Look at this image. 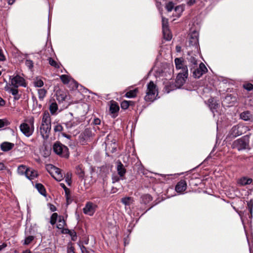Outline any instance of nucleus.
<instances>
[{
	"mask_svg": "<svg viewBox=\"0 0 253 253\" xmlns=\"http://www.w3.org/2000/svg\"><path fill=\"white\" fill-rule=\"evenodd\" d=\"M51 130V119L48 113L43 114L39 131L44 139H47L50 135Z\"/></svg>",
	"mask_w": 253,
	"mask_h": 253,
	"instance_id": "obj_1",
	"label": "nucleus"
},
{
	"mask_svg": "<svg viewBox=\"0 0 253 253\" xmlns=\"http://www.w3.org/2000/svg\"><path fill=\"white\" fill-rule=\"evenodd\" d=\"M27 123L20 125L19 127L21 131L27 137L31 136L34 131V118H30L27 120Z\"/></svg>",
	"mask_w": 253,
	"mask_h": 253,
	"instance_id": "obj_2",
	"label": "nucleus"
},
{
	"mask_svg": "<svg viewBox=\"0 0 253 253\" xmlns=\"http://www.w3.org/2000/svg\"><path fill=\"white\" fill-rule=\"evenodd\" d=\"M158 95L156 86L153 82L151 81L147 84V89L146 91V95L145 96V100L147 101H153Z\"/></svg>",
	"mask_w": 253,
	"mask_h": 253,
	"instance_id": "obj_3",
	"label": "nucleus"
},
{
	"mask_svg": "<svg viewBox=\"0 0 253 253\" xmlns=\"http://www.w3.org/2000/svg\"><path fill=\"white\" fill-rule=\"evenodd\" d=\"M249 145V137L247 136H245L234 141L232 144V147L233 148H235L239 151H241L248 148Z\"/></svg>",
	"mask_w": 253,
	"mask_h": 253,
	"instance_id": "obj_4",
	"label": "nucleus"
},
{
	"mask_svg": "<svg viewBox=\"0 0 253 253\" xmlns=\"http://www.w3.org/2000/svg\"><path fill=\"white\" fill-rule=\"evenodd\" d=\"M53 149L54 152L57 155L66 158L69 156L68 148L60 143H55L53 145Z\"/></svg>",
	"mask_w": 253,
	"mask_h": 253,
	"instance_id": "obj_5",
	"label": "nucleus"
},
{
	"mask_svg": "<svg viewBox=\"0 0 253 253\" xmlns=\"http://www.w3.org/2000/svg\"><path fill=\"white\" fill-rule=\"evenodd\" d=\"M187 77L188 69L187 67H185L183 72H180L178 74L176 79L175 86L177 88H180L182 86L185 84Z\"/></svg>",
	"mask_w": 253,
	"mask_h": 253,
	"instance_id": "obj_6",
	"label": "nucleus"
},
{
	"mask_svg": "<svg viewBox=\"0 0 253 253\" xmlns=\"http://www.w3.org/2000/svg\"><path fill=\"white\" fill-rule=\"evenodd\" d=\"M245 129L244 126L241 125L234 126L230 131V135L231 137H236L241 135Z\"/></svg>",
	"mask_w": 253,
	"mask_h": 253,
	"instance_id": "obj_7",
	"label": "nucleus"
},
{
	"mask_svg": "<svg viewBox=\"0 0 253 253\" xmlns=\"http://www.w3.org/2000/svg\"><path fill=\"white\" fill-rule=\"evenodd\" d=\"M207 71L208 69L204 64L201 63L199 65V68H197L193 71V76L195 78H199Z\"/></svg>",
	"mask_w": 253,
	"mask_h": 253,
	"instance_id": "obj_8",
	"label": "nucleus"
},
{
	"mask_svg": "<svg viewBox=\"0 0 253 253\" xmlns=\"http://www.w3.org/2000/svg\"><path fill=\"white\" fill-rule=\"evenodd\" d=\"M11 84L16 88L19 86H25V80L22 77L17 75L11 79Z\"/></svg>",
	"mask_w": 253,
	"mask_h": 253,
	"instance_id": "obj_9",
	"label": "nucleus"
},
{
	"mask_svg": "<svg viewBox=\"0 0 253 253\" xmlns=\"http://www.w3.org/2000/svg\"><path fill=\"white\" fill-rule=\"evenodd\" d=\"M96 208V205L92 203L88 202L83 209V211L85 214L89 215H92L95 211Z\"/></svg>",
	"mask_w": 253,
	"mask_h": 253,
	"instance_id": "obj_10",
	"label": "nucleus"
},
{
	"mask_svg": "<svg viewBox=\"0 0 253 253\" xmlns=\"http://www.w3.org/2000/svg\"><path fill=\"white\" fill-rule=\"evenodd\" d=\"M51 176L57 181H60L63 179V176L60 169L53 167L50 172Z\"/></svg>",
	"mask_w": 253,
	"mask_h": 253,
	"instance_id": "obj_11",
	"label": "nucleus"
},
{
	"mask_svg": "<svg viewBox=\"0 0 253 253\" xmlns=\"http://www.w3.org/2000/svg\"><path fill=\"white\" fill-rule=\"evenodd\" d=\"M117 170L120 177H123L126 173V169L123 164L120 162H117Z\"/></svg>",
	"mask_w": 253,
	"mask_h": 253,
	"instance_id": "obj_12",
	"label": "nucleus"
},
{
	"mask_svg": "<svg viewBox=\"0 0 253 253\" xmlns=\"http://www.w3.org/2000/svg\"><path fill=\"white\" fill-rule=\"evenodd\" d=\"M187 184L185 180H181L177 183L175 186L176 192L181 193L186 189Z\"/></svg>",
	"mask_w": 253,
	"mask_h": 253,
	"instance_id": "obj_13",
	"label": "nucleus"
},
{
	"mask_svg": "<svg viewBox=\"0 0 253 253\" xmlns=\"http://www.w3.org/2000/svg\"><path fill=\"white\" fill-rule=\"evenodd\" d=\"M14 146V144L13 143L8 142H4L1 144L0 148L2 151L6 152L11 150Z\"/></svg>",
	"mask_w": 253,
	"mask_h": 253,
	"instance_id": "obj_14",
	"label": "nucleus"
},
{
	"mask_svg": "<svg viewBox=\"0 0 253 253\" xmlns=\"http://www.w3.org/2000/svg\"><path fill=\"white\" fill-rule=\"evenodd\" d=\"M38 175L37 171L31 169H29L26 174V177L30 180L34 179Z\"/></svg>",
	"mask_w": 253,
	"mask_h": 253,
	"instance_id": "obj_15",
	"label": "nucleus"
},
{
	"mask_svg": "<svg viewBox=\"0 0 253 253\" xmlns=\"http://www.w3.org/2000/svg\"><path fill=\"white\" fill-rule=\"evenodd\" d=\"M176 68L177 69H182V72H183L184 69L186 65H184L183 60L181 58H176L174 60Z\"/></svg>",
	"mask_w": 253,
	"mask_h": 253,
	"instance_id": "obj_16",
	"label": "nucleus"
},
{
	"mask_svg": "<svg viewBox=\"0 0 253 253\" xmlns=\"http://www.w3.org/2000/svg\"><path fill=\"white\" fill-rule=\"evenodd\" d=\"M209 106L211 110L213 112L214 110H215L218 106V104L214 100L213 98L209 99L208 100Z\"/></svg>",
	"mask_w": 253,
	"mask_h": 253,
	"instance_id": "obj_17",
	"label": "nucleus"
},
{
	"mask_svg": "<svg viewBox=\"0 0 253 253\" xmlns=\"http://www.w3.org/2000/svg\"><path fill=\"white\" fill-rule=\"evenodd\" d=\"M68 97L69 96L67 94V93L64 92L63 91H60L57 94V99L60 101H63L68 99Z\"/></svg>",
	"mask_w": 253,
	"mask_h": 253,
	"instance_id": "obj_18",
	"label": "nucleus"
},
{
	"mask_svg": "<svg viewBox=\"0 0 253 253\" xmlns=\"http://www.w3.org/2000/svg\"><path fill=\"white\" fill-rule=\"evenodd\" d=\"M240 117L244 121H249L252 118V115L249 111H245L240 114Z\"/></svg>",
	"mask_w": 253,
	"mask_h": 253,
	"instance_id": "obj_19",
	"label": "nucleus"
},
{
	"mask_svg": "<svg viewBox=\"0 0 253 253\" xmlns=\"http://www.w3.org/2000/svg\"><path fill=\"white\" fill-rule=\"evenodd\" d=\"M164 38L167 41H170L172 38V35L168 29H163Z\"/></svg>",
	"mask_w": 253,
	"mask_h": 253,
	"instance_id": "obj_20",
	"label": "nucleus"
},
{
	"mask_svg": "<svg viewBox=\"0 0 253 253\" xmlns=\"http://www.w3.org/2000/svg\"><path fill=\"white\" fill-rule=\"evenodd\" d=\"M29 169V168H27L26 166L24 165H21L18 167L17 169L18 173L20 175L25 174L26 175V172Z\"/></svg>",
	"mask_w": 253,
	"mask_h": 253,
	"instance_id": "obj_21",
	"label": "nucleus"
},
{
	"mask_svg": "<svg viewBox=\"0 0 253 253\" xmlns=\"http://www.w3.org/2000/svg\"><path fill=\"white\" fill-rule=\"evenodd\" d=\"M119 110V106L116 103L113 102L110 106V111L111 113L114 114L117 112Z\"/></svg>",
	"mask_w": 253,
	"mask_h": 253,
	"instance_id": "obj_22",
	"label": "nucleus"
},
{
	"mask_svg": "<svg viewBox=\"0 0 253 253\" xmlns=\"http://www.w3.org/2000/svg\"><path fill=\"white\" fill-rule=\"evenodd\" d=\"M188 61L190 63L191 66L193 68H194L197 65V60L195 57L189 55L187 58Z\"/></svg>",
	"mask_w": 253,
	"mask_h": 253,
	"instance_id": "obj_23",
	"label": "nucleus"
},
{
	"mask_svg": "<svg viewBox=\"0 0 253 253\" xmlns=\"http://www.w3.org/2000/svg\"><path fill=\"white\" fill-rule=\"evenodd\" d=\"M36 188L41 194L45 196L46 191L44 186L41 183H37L36 184Z\"/></svg>",
	"mask_w": 253,
	"mask_h": 253,
	"instance_id": "obj_24",
	"label": "nucleus"
},
{
	"mask_svg": "<svg viewBox=\"0 0 253 253\" xmlns=\"http://www.w3.org/2000/svg\"><path fill=\"white\" fill-rule=\"evenodd\" d=\"M198 42V39L197 37V33H194L191 35V40H190V43L191 45L194 44L196 47H197V43Z\"/></svg>",
	"mask_w": 253,
	"mask_h": 253,
	"instance_id": "obj_25",
	"label": "nucleus"
},
{
	"mask_svg": "<svg viewBox=\"0 0 253 253\" xmlns=\"http://www.w3.org/2000/svg\"><path fill=\"white\" fill-rule=\"evenodd\" d=\"M138 92L137 88L133 90H130L126 93V96L128 98H133L136 96V94Z\"/></svg>",
	"mask_w": 253,
	"mask_h": 253,
	"instance_id": "obj_26",
	"label": "nucleus"
},
{
	"mask_svg": "<svg viewBox=\"0 0 253 253\" xmlns=\"http://www.w3.org/2000/svg\"><path fill=\"white\" fill-rule=\"evenodd\" d=\"M60 78L64 84H68L70 82L71 78L66 75H62L60 76Z\"/></svg>",
	"mask_w": 253,
	"mask_h": 253,
	"instance_id": "obj_27",
	"label": "nucleus"
},
{
	"mask_svg": "<svg viewBox=\"0 0 253 253\" xmlns=\"http://www.w3.org/2000/svg\"><path fill=\"white\" fill-rule=\"evenodd\" d=\"M58 109V106L56 103H52L49 106V110L52 114H54Z\"/></svg>",
	"mask_w": 253,
	"mask_h": 253,
	"instance_id": "obj_28",
	"label": "nucleus"
},
{
	"mask_svg": "<svg viewBox=\"0 0 253 253\" xmlns=\"http://www.w3.org/2000/svg\"><path fill=\"white\" fill-rule=\"evenodd\" d=\"M122 202L125 205H130L133 202V200L130 197H125L122 199Z\"/></svg>",
	"mask_w": 253,
	"mask_h": 253,
	"instance_id": "obj_29",
	"label": "nucleus"
},
{
	"mask_svg": "<svg viewBox=\"0 0 253 253\" xmlns=\"http://www.w3.org/2000/svg\"><path fill=\"white\" fill-rule=\"evenodd\" d=\"M46 90L43 88L38 89V94L40 99H43L46 94Z\"/></svg>",
	"mask_w": 253,
	"mask_h": 253,
	"instance_id": "obj_30",
	"label": "nucleus"
},
{
	"mask_svg": "<svg viewBox=\"0 0 253 253\" xmlns=\"http://www.w3.org/2000/svg\"><path fill=\"white\" fill-rule=\"evenodd\" d=\"M65 224V221L63 218L60 217L58 219V223L57 224V228L61 229H63Z\"/></svg>",
	"mask_w": 253,
	"mask_h": 253,
	"instance_id": "obj_31",
	"label": "nucleus"
},
{
	"mask_svg": "<svg viewBox=\"0 0 253 253\" xmlns=\"http://www.w3.org/2000/svg\"><path fill=\"white\" fill-rule=\"evenodd\" d=\"M48 61H49V64L51 66H52L56 68H60L59 64L57 62H56L54 60H53L52 58H49Z\"/></svg>",
	"mask_w": 253,
	"mask_h": 253,
	"instance_id": "obj_32",
	"label": "nucleus"
},
{
	"mask_svg": "<svg viewBox=\"0 0 253 253\" xmlns=\"http://www.w3.org/2000/svg\"><path fill=\"white\" fill-rule=\"evenodd\" d=\"M142 201L145 204H146L147 203L149 202L150 201H152V197L148 194L144 195L142 197Z\"/></svg>",
	"mask_w": 253,
	"mask_h": 253,
	"instance_id": "obj_33",
	"label": "nucleus"
},
{
	"mask_svg": "<svg viewBox=\"0 0 253 253\" xmlns=\"http://www.w3.org/2000/svg\"><path fill=\"white\" fill-rule=\"evenodd\" d=\"M34 84L35 86L40 87L43 85V82L42 80L37 79L34 81Z\"/></svg>",
	"mask_w": 253,
	"mask_h": 253,
	"instance_id": "obj_34",
	"label": "nucleus"
},
{
	"mask_svg": "<svg viewBox=\"0 0 253 253\" xmlns=\"http://www.w3.org/2000/svg\"><path fill=\"white\" fill-rule=\"evenodd\" d=\"M58 217V214L57 213H53L51 217H50V223L52 225H54L56 221L57 218Z\"/></svg>",
	"mask_w": 253,
	"mask_h": 253,
	"instance_id": "obj_35",
	"label": "nucleus"
},
{
	"mask_svg": "<svg viewBox=\"0 0 253 253\" xmlns=\"http://www.w3.org/2000/svg\"><path fill=\"white\" fill-rule=\"evenodd\" d=\"M76 173L80 177H83L84 176V170L80 166H78L76 168Z\"/></svg>",
	"mask_w": 253,
	"mask_h": 253,
	"instance_id": "obj_36",
	"label": "nucleus"
},
{
	"mask_svg": "<svg viewBox=\"0 0 253 253\" xmlns=\"http://www.w3.org/2000/svg\"><path fill=\"white\" fill-rule=\"evenodd\" d=\"M162 28L163 29H168V19L162 16Z\"/></svg>",
	"mask_w": 253,
	"mask_h": 253,
	"instance_id": "obj_37",
	"label": "nucleus"
},
{
	"mask_svg": "<svg viewBox=\"0 0 253 253\" xmlns=\"http://www.w3.org/2000/svg\"><path fill=\"white\" fill-rule=\"evenodd\" d=\"M69 234L71 237L72 240L74 241L77 240V234H76V232L74 230H71Z\"/></svg>",
	"mask_w": 253,
	"mask_h": 253,
	"instance_id": "obj_38",
	"label": "nucleus"
},
{
	"mask_svg": "<svg viewBox=\"0 0 253 253\" xmlns=\"http://www.w3.org/2000/svg\"><path fill=\"white\" fill-rule=\"evenodd\" d=\"M121 105L123 109H126L128 108L129 105V101L124 100L122 102Z\"/></svg>",
	"mask_w": 253,
	"mask_h": 253,
	"instance_id": "obj_39",
	"label": "nucleus"
},
{
	"mask_svg": "<svg viewBox=\"0 0 253 253\" xmlns=\"http://www.w3.org/2000/svg\"><path fill=\"white\" fill-rule=\"evenodd\" d=\"M34 239V237L32 236H29L26 238L24 241L25 245H29Z\"/></svg>",
	"mask_w": 253,
	"mask_h": 253,
	"instance_id": "obj_40",
	"label": "nucleus"
},
{
	"mask_svg": "<svg viewBox=\"0 0 253 253\" xmlns=\"http://www.w3.org/2000/svg\"><path fill=\"white\" fill-rule=\"evenodd\" d=\"M63 127L60 124L56 125L54 127V130L55 132H60L62 131Z\"/></svg>",
	"mask_w": 253,
	"mask_h": 253,
	"instance_id": "obj_41",
	"label": "nucleus"
},
{
	"mask_svg": "<svg viewBox=\"0 0 253 253\" xmlns=\"http://www.w3.org/2000/svg\"><path fill=\"white\" fill-rule=\"evenodd\" d=\"M25 64L29 69H31L33 67V62L31 60H26Z\"/></svg>",
	"mask_w": 253,
	"mask_h": 253,
	"instance_id": "obj_42",
	"label": "nucleus"
},
{
	"mask_svg": "<svg viewBox=\"0 0 253 253\" xmlns=\"http://www.w3.org/2000/svg\"><path fill=\"white\" fill-rule=\"evenodd\" d=\"M244 87L249 90L250 91L253 89V85L252 84H247L244 85Z\"/></svg>",
	"mask_w": 253,
	"mask_h": 253,
	"instance_id": "obj_43",
	"label": "nucleus"
},
{
	"mask_svg": "<svg viewBox=\"0 0 253 253\" xmlns=\"http://www.w3.org/2000/svg\"><path fill=\"white\" fill-rule=\"evenodd\" d=\"M173 6L174 5H173V3L171 2H169L166 5V8H167V10L169 12V11H171L172 10V9H173Z\"/></svg>",
	"mask_w": 253,
	"mask_h": 253,
	"instance_id": "obj_44",
	"label": "nucleus"
},
{
	"mask_svg": "<svg viewBox=\"0 0 253 253\" xmlns=\"http://www.w3.org/2000/svg\"><path fill=\"white\" fill-rule=\"evenodd\" d=\"M123 177H120V175L118 176L117 175H113L112 176V180L113 182L115 183L119 181L121 179H123Z\"/></svg>",
	"mask_w": 253,
	"mask_h": 253,
	"instance_id": "obj_45",
	"label": "nucleus"
},
{
	"mask_svg": "<svg viewBox=\"0 0 253 253\" xmlns=\"http://www.w3.org/2000/svg\"><path fill=\"white\" fill-rule=\"evenodd\" d=\"M10 92L13 95H16L18 94V89L16 87L11 88L10 89Z\"/></svg>",
	"mask_w": 253,
	"mask_h": 253,
	"instance_id": "obj_46",
	"label": "nucleus"
},
{
	"mask_svg": "<svg viewBox=\"0 0 253 253\" xmlns=\"http://www.w3.org/2000/svg\"><path fill=\"white\" fill-rule=\"evenodd\" d=\"M246 178L243 177L239 180L238 183L241 185H242V186L246 185Z\"/></svg>",
	"mask_w": 253,
	"mask_h": 253,
	"instance_id": "obj_47",
	"label": "nucleus"
},
{
	"mask_svg": "<svg viewBox=\"0 0 253 253\" xmlns=\"http://www.w3.org/2000/svg\"><path fill=\"white\" fill-rule=\"evenodd\" d=\"M80 249L82 253H89V251L83 245L80 246Z\"/></svg>",
	"mask_w": 253,
	"mask_h": 253,
	"instance_id": "obj_48",
	"label": "nucleus"
},
{
	"mask_svg": "<svg viewBox=\"0 0 253 253\" xmlns=\"http://www.w3.org/2000/svg\"><path fill=\"white\" fill-rule=\"evenodd\" d=\"M5 60V56L1 49L0 48V61H4Z\"/></svg>",
	"mask_w": 253,
	"mask_h": 253,
	"instance_id": "obj_49",
	"label": "nucleus"
},
{
	"mask_svg": "<svg viewBox=\"0 0 253 253\" xmlns=\"http://www.w3.org/2000/svg\"><path fill=\"white\" fill-rule=\"evenodd\" d=\"M93 124L95 125H100L101 123V121L98 118H95L93 120Z\"/></svg>",
	"mask_w": 253,
	"mask_h": 253,
	"instance_id": "obj_50",
	"label": "nucleus"
},
{
	"mask_svg": "<svg viewBox=\"0 0 253 253\" xmlns=\"http://www.w3.org/2000/svg\"><path fill=\"white\" fill-rule=\"evenodd\" d=\"M66 181L69 184L71 180V174L70 173H67L66 175Z\"/></svg>",
	"mask_w": 253,
	"mask_h": 253,
	"instance_id": "obj_51",
	"label": "nucleus"
},
{
	"mask_svg": "<svg viewBox=\"0 0 253 253\" xmlns=\"http://www.w3.org/2000/svg\"><path fill=\"white\" fill-rule=\"evenodd\" d=\"M175 11L181 12L183 11V8L181 6H177L175 8Z\"/></svg>",
	"mask_w": 253,
	"mask_h": 253,
	"instance_id": "obj_52",
	"label": "nucleus"
},
{
	"mask_svg": "<svg viewBox=\"0 0 253 253\" xmlns=\"http://www.w3.org/2000/svg\"><path fill=\"white\" fill-rule=\"evenodd\" d=\"M65 125L67 128H71L73 126L72 123L71 122H67L65 124Z\"/></svg>",
	"mask_w": 253,
	"mask_h": 253,
	"instance_id": "obj_53",
	"label": "nucleus"
},
{
	"mask_svg": "<svg viewBox=\"0 0 253 253\" xmlns=\"http://www.w3.org/2000/svg\"><path fill=\"white\" fill-rule=\"evenodd\" d=\"M6 167L3 163L0 162V170L5 169Z\"/></svg>",
	"mask_w": 253,
	"mask_h": 253,
	"instance_id": "obj_54",
	"label": "nucleus"
},
{
	"mask_svg": "<svg viewBox=\"0 0 253 253\" xmlns=\"http://www.w3.org/2000/svg\"><path fill=\"white\" fill-rule=\"evenodd\" d=\"M62 233H64V234H69V232L70 231H71V230H69L68 229H66V228H63L62 229Z\"/></svg>",
	"mask_w": 253,
	"mask_h": 253,
	"instance_id": "obj_55",
	"label": "nucleus"
},
{
	"mask_svg": "<svg viewBox=\"0 0 253 253\" xmlns=\"http://www.w3.org/2000/svg\"><path fill=\"white\" fill-rule=\"evenodd\" d=\"M67 253H75L74 251V248L72 247L68 249Z\"/></svg>",
	"mask_w": 253,
	"mask_h": 253,
	"instance_id": "obj_56",
	"label": "nucleus"
},
{
	"mask_svg": "<svg viewBox=\"0 0 253 253\" xmlns=\"http://www.w3.org/2000/svg\"><path fill=\"white\" fill-rule=\"evenodd\" d=\"M252 181H253L252 179L246 178V185L251 184L252 182Z\"/></svg>",
	"mask_w": 253,
	"mask_h": 253,
	"instance_id": "obj_57",
	"label": "nucleus"
},
{
	"mask_svg": "<svg viewBox=\"0 0 253 253\" xmlns=\"http://www.w3.org/2000/svg\"><path fill=\"white\" fill-rule=\"evenodd\" d=\"M252 181H253L252 179L246 178V185L251 184L252 182Z\"/></svg>",
	"mask_w": 253,
	"mask_h": 253,
	"instance_id": "obj_58",
	"label": "nucleus"
},
{
	"mask_svg": "<svg viewBox=\"0 0 253 253\" xmlns=\"http://www.w3.org/2000/svg\"><path fill=\"white\" fill-rule=\"evenodd\" d=\"M5 104L4 100L0 97V106H3Z\"/></svg>",
	"mask_w": 253,
	"mask_h": 253,
	"instance_id": "obj_59",
	"label": "nucleus"
},
{
	"mask_svg": "<svg viewBox=\"0 0 253 253\" xmlns=\"http://www.w3.org/2000/svg\"><path fill=\"white\" fill-rule=\"evenodd\" d=\"M195 2V0H190L189 1H188L187 3L189 5H191L193 4Z\"/></svg>",
	"mask_w": 253,
	"mask_h": 253,
	"instance_id": "obj_60",
	"label": "nucleus"
},
{
	"mask_svg": "<svg viewBox=\"0 0 253 253\" xmlns=\"http://www.w3.org/2000/svg\"><path fill=\"white\" fill-rule=\"evenodd\" d=\"M50 209L52 211H56V208L54 206L51 205L50 206Z\"/></svg>",
	"mask_w": 253,
	"mask_h": 253,
	"instance_id": "obj_61",
	"label": "nucleus"
},
{
	"mask_svg": "<svg viewBox=\"0 0 253 253\" xmlns=\"http://www.w3.org/2000/svg\"><path fill=\"white\" fill-rule=\"evenodd\" d=\"M6 247V244H2V245H0V251H1L3 249H4L5 247Z\"/></svg>",
	"mask_w": 253,
	"mask_h": 253,
	"instance_id": "obj_62",
	"label": "nucleus"
},
{
	"mask_svg": "<svg viewBox=\"0 0 253 253\" xmlns=\"http://www.w3.org/2000/svg\"><path fill=\"white\" fill-rule=\"evenodd\" d=\"M60 185L62 188L64 189L65 192H66V191L68 190V188L66 187L65 184L64 183H60Z\"/></svg>",
	"mask_w": 253,
	"mask_h": 253,
	"instance_id": "obj_63",
	"label": "nucleus"
},
{
	"mask_svg": "<svg viewBox=\"0 0 253 253\" xmlns=\"http://www.w3.org/2000/svg\"><path fill=\"white\" fill-rule=\"evenodd\" d=\"M176 50L178 52H180V51H181V47L180 46L177 45L176 46Z\"/></svg>",
	"mask_w": 253,
	"mask_h": 253,
	"instance_id": "obj_64",
	"label": "nucleus"
}]
</instances>
